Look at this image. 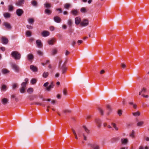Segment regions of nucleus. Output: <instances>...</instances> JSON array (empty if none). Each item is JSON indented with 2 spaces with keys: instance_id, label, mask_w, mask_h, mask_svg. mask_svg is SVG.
I'll use <instances>...</instances> for the list:
<instances>
[{
  "instance_id": "nucleus-1",
  "label": "nucleus",
  "mask_w": 149,
  "mask_h": 149,
  "mask_svg": "<svg viewBox=\"0 0 149 149\" xmlns=\"http://www.w3.org/2000/svg\"><path fill=\"white\" fill-rule=\"evenodd\" d=\"M11 55L15 60L19 59L21 58L20 54L17 51H13L12 52Z\"/></svg>"
},
{
  "instance_id": "nucleus-2",
  "label": "nucleus",
  "mask_w": 149,
  "mask_h": 149,
  "mask_svg": "<svg viewBox=\"0 0 149 149\" xmlns=\"http://www.w3.org/2000/svg\"><path fill=\"white\" fill-rule=\"evenodd\" d=\"M87 146L91 148H93V149H99V146L96 142L88 143L87 144Z\"/></svg>"
},
{
  "instance_id": "nucleus-3",
  "label": "nucleus",
  "mask_w": 149,
  "mask_h": 149,
  "mask_svg": "<svg viewBox=\"0 0 149 149\" xmlns=\"http://www.w3.org/2000/svg\"><path fill=\"white\" fill-rule=\"evenodd\" d=\"M89 24V21L88 19H84L80 23V25L81 26H88Z\"/></svg>"
},
{
  "instance_id": "nucleus-4",
  "label": "nucleus",
  "mask_w": 149,
  "mask_h": 149,
  "mask_svg": "<svg viewBox=\"0 0 149 149\" xmlns=\"http://www.w3.org/2000/svg\"><path fill=\"white\" fill-rule=\"evenodd\" d=\"M11 66L15 72H19L20 68L17 64L15 63H13L11 64Z\"/></svg>"
},
{
  "instance_id": "nucleus-5",
  "label": "nucleus",
  "mask_w": 149,
  "mask_h": 149,
  "mask_svg": "<svg viewBox=\"0 0 149 149\" xmlns=\"http://www.w3.org/2000/svg\"><path fill=\"white\" fill-rule=\"evenodd\" d=\"M21 88L20 89V91L22 93H24L25 88L26 86V83L23 82L21 84Z\"/></svg>"
},
{
  "instance_id": "nucleus-6",
  "label": "nucleus",
  "mask_w": 149,
  "mask_h": 149,
  "mask_svg": "<svg viewBox=\"0 0 149 149\" xmlns=\"http://www.w3.org/2000/svg\"><path fill=\"white\" fill-rule=\"evenodd\" d=\"M66 62H65L61 68V69L62 70V74H63L65 73L66 72L67 69L66 67Z\"/></svg>"
},
{
  "instance_id": "nucleus-7",
  "label": "nucleus",
  "mask_w": 149,
  "mask_h": 149,
  "mask_svg": "<svg viewBox=\"0 0 149 149\" xmlns=\"http://www.w3.org/2000/svg\"><path fill=\"white\" fill-rule=\"evenodd\" d=\"M24 0H18L16 2L15 4L18 6H21L24 4Z\"/></svg>"
},
{
  "instance_id": "nucleus-8",
  "label": "nucleus",
  "mask_w": 149,
  "mask_h": 149,
  "mask_svg": "<svg viewBox=\"0 0 149 149\" xmlns=\"http://www.w3.org/2000/svg\"><path fill=\"white\" fill-rule=\"evenodd\" d=\"M24 11L22 9H18L16 11L17 15L19 16H21L23 13Z\"/></svg>"
},
{
  "instance_id": "nucleus-9",
  "label": "nucleus",
  "mask_w": 149,
  "mask_h": 149,
  "mask_svg": "<svg viewBox=\"0 0 149 149\" xmlns=\"http://www.w3.org/2000/svg\"><path fill=\"white\" fill-rule=\"evenodd\" d=\"M120 141L121 143L124 145H127L129 142L127 138L121 139Z\"/></svg>"
},
{
  "instance_id": "nucleus-10",
  "label": "nucleus",
  "mask_w": 149,
  "mask_h": 149,
  "mask_svg": "<svg viewBox=\"0 0 149 149\" xmlns=\"http://www.w3.org/2000/svg\"><path fill=\"white\" fill-rule=\"evenodd\" d=\"M27 58L28 60L30 62H32V60L34 59V56L31 54H29L27 55Z\"/></svg>"
},
{
  "instance_id": "nucleus-11",
  "label": "nucleus",
  "mask_w": 149,
  "mask_h": 149,
  "mask_svg": "<svg viewBox=\"0 0 149 149\" xmlns=\"http://www.w3.org/2000/svg\"><path fill=\"white\" fill-rule=\"evenodd\" d=\"M36 44L38 47L39 48H41L42 47V44L40 40H36Z\"/></svg>"
},
{
  "instance_id": "nucleus-12",
  "label": "nucleus",
  "mask_w": 149,
  "mask_h": 149,
  "mask_svg": "<svg viewBox=\"0 0 149 149\" xmlns=\"http://www.w3.org/2000/svg\"><path fill=\"white\" fill-rule=\"evenodd\" d=\"M95 122L97 125L98 128H100L101 127V121L100 119L97 118L95 120Z\"/></svg>"
},
{
  "instance_id": "nucleus-13",
  "label": "nucleus",
  "mask_w": 149,
  "mask_h": 149,
  "mask_svg": "<svg viewBox=\"0 0 149 149\" xmlns=\"http://www.w3.org/2000/svg\"><path fill=\"white\" fill-rule=\"evenodd\" d=\"M54 86V85L52 82H51V84L47 87L46 88V89L48 91H50L51 89L53 88Z\"/></svg>"
},
{
  "instance_id": "nucleus-14",
  "label": "nucleus",
  "mask_w": 149,
  "mask_h": 149,
  "mask_svg": "<svg viewBox=\"0 0 149 149\" xmlns=\"http://www.w3.org/2000/svg\"><path fill=\"white\" fill-rule=\"evenodd\" d=\"M3 25L8 29H10L12 27L10 24L7 22H5L3 23Z\"/></svg>"
},
{
  "instance_id": "nucleus-15",
  "label": "nucleus",
  "mask_w": 149,
  "mask_h": 149,
  "mask_svg": "<svg viewBox=\"0 0 149 149\" xmlns=\"http://www.w3.org/2000/svg\"><path fill=\"white\" fill-rule=\"evenodd\" d=\"M81 18L79 17H78L75 18V23L77 25H78L80 23Z\"/></svg>"
},
{
  "instance_id": "nucleus-16",
  "label": "nucleus",
  "mask_w": 149,
  "mask_h": 149,
  "mask_svg": "<svg viewBox=\"0 0 149 149\" xmlns=\"http://www.w3.org/2000/svg\"><path fill=\"white\" fill-rule=\"evenodd\" d=\"M2 42L4 44H7L8 42V39L5 38L4 37H2L1 38Z\"/></svg>"
},
{
  "instance_id": "nucleus-17",
  "label": "nucleus",
  "mask_w": 149,
  "mask_h": 149,
  "mask_svg": "<svg viewBox=\"0 0 149 149\" xmlns=\"http://www.w3.org/2000/svg\"><path fill=\"white\" fill-rule=\"evenodd\" d=\"M56 41V39L53 38L52 39L49 40L48 41V43L49 45H53L54 44V43Z\"/></svg>"
},
{
  "instance_id": "nucleus-18",
  "label": "nucleus",
  "mask_w": 149,
  "mask_h": 149,
  "mask_svg": "<svg viewBox=\"0 0 149 149\" xmlns=\"http://www.w3.org/2000/svg\"><path fill=\"white\" fill-rule=\"evenodd\" d=\"M30 69L34 72H36L38 71L37 68L33 65H31L30 66Z\"/></svg>"
},
{
  "instance_id": "nucleus-19",
  "label": "nucleus",
  "mask_w": 149,
  "mask_h": 149,
  "mask_svg": "<svg viewBox=\"0 0 149 149\" xmlns=\"http://www.w3.org/2000/svg\"><path fill=\"white\" fill-rule=\"evenodd\" d=\"M1 102L4 105H6L8 102V100L6 98H4L1 100Z\"/></svg>"
},
{
  "instance_id": "nucleus-20",
  "label": "nucleus",
  "mask_w": 149,
  "mask_h": 149,
  "mask_svg": "<svg viewBox=\"0 0 149 149\" xmlns=\"http://www.w3.org/2000/svg\"><path fill=\"white\" fill-rule=\"evenodd\" d=\"M49 33L47 31H44L42 33V35L43 37H46L49 36Z\"/></svg>"
},
{
  "instance_id": "nucleus-21",
  "label": "nucleus",
  "mask_w": 149,
  "mask_h": 149,
  "mask_svg": "<svg viewBox=\"0 0 149 149\" xmlns=\"http://www.w3.org/2000/svg\"><path fill=\"white\" fill-rule=\"evenodd\" d=\"M54 20L57 23H60L61 22V19L58 16H55L54 18Z\"/></svg>"
},
{
  "instance_id": "nucleus-22",
  "label": "nucleus",
  "mask_w": 149,
  "mask_h": 149,
  "mask_svg": "<svg viewBox=\"0 0 149 149\" xmlns=\"http://www.w3.org/2000/svg\"><path fill=\"white\" fill-rule=\"evenodd\" d=\"M73 22L72 19H69L67 21V24L70 28H71L72 24Z\"/></svg>"
},
{
  "instance_id": "nucleus-23",
  "label": "nucleus",
  "mask_w": 149,
  "mask_h": 149,
  "mask_svg": "<svg viewBox=\"0 0 149 149\" xmlns=\"http://www.w3.org/2000/svg\"><path fill=\"white\" fill-rule=\"evenodd\" d=\"M71 13L74 15L76 16L77 15L78 12L77 10L73 9L72 10Z\"/></svg>"
},
{
  "instance_id": "nucleus-24",
  "label": "nucleus",
  "mask_w": 149,
  "mask_h": 149,
  "mask_svg": "<svg viewBox=\"0 0 149 149\" xmlns=\"http://www.w3.org/2000/svg\"><path fill=\"white\" fill-rule=\"evenodd\" d=\"M45 14L47 15H49L51 14L52 11L50 10L47 9L45 10Z\"/></svg>"
},
{
  "instance_id": "nucleus-25",
  "label": "nucleus",
  "mask_w": 149,
  "mask_h": 149,
  "mask_svg": "<svg viewBox=\"0 0 149 149\" xmlns=\"http://www.w3.org/2000/svg\"><path fill=\"white\" fill-rule=\"evenodd\" d=\"M132 114L135 117L139 116L140 115V113L139 111H137L136 112L132 113Z\"/></svg>"
},
{
  "instance_id": "nucleus-26",
  "label": "nucleus",
  "mask_w": 149,
  "mask_h": 149,
  "mask_svg": "<svg viewBox=\"0 0 149 149\" xmlns=\"http://www.w3.org/2000/svg\"><path fill=\"white\" fill-rule=\"evenodd\" d=\"M4 17L6 18H9L10 17L11 15L10 13H5L3 14Z\"/></svg>"
},
{
  "instance_id": "nucleus-27",
  "label": "nucleus",
  "mask_w": 149,
  "mask_h": 149,
  "mask_svg": "<svg viewBox=\"0 0 149 149\" xmlns=\"http://www.w3.org/2000/svg\"><path fill=\"white\" fill-rule=\"evenodd\" d=\"M28 21L29 24H32L34 22V19L32 18H29L28 19Z\"/></svg>"
},
{
  "instance_id": "nucleus-28",
  "label": "nucleus",
  "mask_w": 149,
  "mask_h": 149,
  "mask_svg": "<svg viewBox=\"0 0 149 149\" xmlns=\"http://www.w3.org/2000/svg\"><path fill=\"white\" fill-rule=\"evenodd\" d=\"M135 132L134 130H132L131 132H130V136L132 137V138H134V137L135 136Z\"/></svg>"
},
{
  "instance_id": "nucleus-29",
  "label": "nucleus",
  "mask_w": 149,
  "mask_h": 149,
  "mask_svg": "<svg viewBox=\"0 0 149 149\" xmlns=\"http://www.w3.org/2000/svg\"><path fill=\"white\" fill-rule=\"evenodd\" d=\"M31 3L32 5L34 6H37L38 5V3L35 0H33L31 1Z\"/></svg>"
},
{
  "instance_id": "nucleus-30",
  "label": "nucleus",
  "mask_w": 149,
  "mask_h": 149,
  "mask_svg": "<svg viewBox=\"0 0 149 149\" xmlns=\"http://www.w3.org/2000/svg\"><path fill=\"white\" fill-rule=\"evenodd\" d=\"M49 74L48 72H45L42 74V76L44 78H46L48 77Z\"/></svg>"
},
{
  "instance_id": "nucleus-31",
  "label": "nucleus",
  "mask_w": 149,
  "mask_h": 149,
  "mask_svg": "<svg viewBox=\"0 0 149 149\" xmlns=\"http://www.w3.org/2000/svg\"><path fill=\"white\" fill-rule=\"evenodd\" d=\"M2 72L3 74H6L9 72V71L7 69L4 68L2 70Z\"/></svg>"
},
{
  "instance_id": "nucleus-32",
  "label": "nucleus",
  "mask_w": 149,
  "mask_h": 149,
  "mask_svg": "<svg viewBox=\"0 0 149 149\" xmlns=\"http://www.w3.org/2000/svg\"><path fill=\"white\" fill-rule=\"evenodd\" d=\"M44 7L47 8H49L51 7V4L48 3H46L44 4Z\"/></svg>"
},
{
  "instance_id": "nucleus-33",
  "label": "nucleus",
  "mask_w": 149,
  "mask_h": 149,
  "mask_svg": "<svg viewBox=\"0 0 149 149\" xmlns=\"http://www.w3.org/2000/svg\"><path fill=\"white\" fill-rule=\"evenodd\" d=\"M18 85L17 83H13L12 84V87L13 89L14 90L18 87Z\"/></svg>"
},
{
  "instance_id": "nucleus-34",
  "label": "nucleus",
  "mask_w": 149,
  "mask_h": 149,
  "mask_svg": "<svg viewBox=\"0 0 149 149\" xmlns=\"http://www.w3.org/2000/svg\"><path fill=\"white\" fill-rule=\"evenodd\" d=\"M70 6V4L67 3L64 4V8L67 9H68Z\"/></svg>"
},
{
  "instance_id": "nucleus-35",
  "label": "nucleus",
  "mask_w": 149,
  "mask_h": 149,
  "mask_svg": "<svg viewBox=\"0 0 149 149\" xmlns=\"http://www.w3.org/2000/svg\"><path fill=\"white\" fill-rule=\"evenodd\" d=\"M13 6L12 5H9L8 6V10L9 11H12L13 10Z\"/></svg>"
},
{
  "instance_id": "nucleus-36",
  "label": "nucleus",
  "mask_w": 149,
  "mask_h": 149,
  "mask_svg": "<svg viewBox=\"0 0 149 149\" xmlns=\"http://www.w3.org/2000/svg\"><path fill=\"white\" fill-rule=\"evenodd\" d=\"M6 86L5 85H3L2 86L1 90H2L3 91H5L6 90Z\"/></svg>"
},
{
  "instance_id": "nucleus-37",
  "label": "nucleus",
  "mask_w": 149,
  "mask_h": 149,
  "mask_svg": "<svg viewBox=\"0 0 149 149\" xmlns=\"http://www.w3.org/2000/svg\"><path fill=\"white\" fill-rule=\"evenodd\" d=\"M83 127L84 128L85 132L87 134H89V130L85 126H83Z\"/></svg>"
},
{
  "instance_id": "nucleus-38",
  "label": "nucleus",
  "mask_w": 149,
  "mask_h": 149,
  "mask_svg": "<svg viewBox=\"0 0 149 149\" xmlns=\"http://www.w3.org/2000/svg\"><path fill=\"white\" fill-rule=\"evenodd\" d=\"M33 89L32 88H29L27 90V92L29 93H31L33 92Z\"/></svg>"
},
{
  "instance_id": "nucleus-39",
  "label": "nucleus",
  "mask_w": 149,
  "mask_h": 149,
  "mask_svg": "<svg viewBox=\"0 0 149 149\" xmlns=\"http://www.w3.org/2000/svg\"><path fill=\"white\" fill-rule=\"evenodd\" d=\"M26 35L27 37H30L31 35V33L30 31H27L26 33Z\"/></svg>"
},
{
  "instance_id": "nucleus-40",
  "label": "nucleus",
  "mask_w": 149,
  "mask_h": 149,
  "mask_svg": "<svg viewBox=\"0 0 149 149\" xmlns=\"http://www.w3.org/2000/svg\"><path fill=\"white\" fill-rule=\"evenodd\" d=\"M144 123V122L143 121H141L139 122L137 124V125L138 126H141Z\"/></svg>"
},
{
  "instance_id": "nucleus-41",
  "label": "nucleus",
  "mask_w": 149,
  "mask_h": 149,
  "mask_svg": "<svg viewBox=\"0 0 149 149\" xmlns=\"http://www.w3.org/2000/svg\"><path fill=\"white\" fill-rule=\"evenodd\" d=\"M112 125H113V128L115 129V130L116 131H118V128L117 127L115 123H111Z\"/></svg>"
},
{
  "instance_id": "nucleus-42",
  "label": "nucleus",
  "mask_w": 149,
  "mask_h": 149,
  "mask_svg": "<svg viewBox=\"0 0 149 149\" xmlns=\"http://www.w3.org/2000/svg\"><path fill=\"white\" fill-rule=\"evenodd\" d=\"M57 52V50L55 49H53L52 51V55H54L56 54Z\"/></svg>"
},
{
  "instance_id": "nucleus-43",
  "label": "nucleus",
  "mask_w": 149,
  "mask_h": 149,
  "mask_svg": "<svg viewBox=\"0 0 149 149\" xmlns=\"http://www.w3.org/2000/svg\"><path fill=\"white\" fill-rule=\"evenodd\" d=\"M81 11L82 13H86V9L84 7H82L81 9Z\"/></svg>"
},
{
  "instance_id": "nucleus-44",
  "label": "nucleus",
  "mask_w": 149,
  "mask_h": 149,
  "mask_svg": "<svg viewBox=\"0 0 149 149\" xmlns=\"http://www.w3.org/2000/svg\"><path fill=\"white\" fill-rule=\"evenodd\" d=\"M107 107L108 111V112L107 113V114L109 115V113L111 111V108L110 106L109 105H108Z\"/></svg>"
},
{
  "instance_id": "nucleus-45",
  "label": "nucleus",
  "mask_w": 149,
  "mask_h": 149,
  "mask_svg": "<svg viewBox=\"0 0 149 149\" xmlns=\"http://www.w3.org/2000/svg\"><path fill=\"white\" fill-rule=\"evenodd\" d=\"M141 91L142 92V94H145L147 91V90L146 88H143V89L141 90Z\"/></svg>"
},
{
  "instance_id": "nucleus-46",
  "label": "nucleus",
  "mask_w": 149,
  "mask_h": 149,
  "mask_svg": "<svg viewBox=\"0 0 149 149\" xmlns=\"http://www.w3.org/2000/svg\"><path fill=\"white\" fill-rule=\"evenodd\" d=\"M64 113H70L71 112V111L68 109H66L63 111Z\"/></svg>"
},
{
  "instance_id": "nucleus-47",
  "label": "nucleus",
  "mask_w": 149,
  "mask_h": 149,
  "mask_svg": "<svg viewBox=\"0 0 149 149\" xmlns=\"http://www.w3.org/2000/svg\"><path fill=\"white\" fill-rule=\"evenodd\" d=\"M36 81L35 79H33L31 81V83L32 84H33L36 83Z\"/></svg>"
},
{
  "instance_id": "nucleus-48",
  "label": "nucleus",
  "mask_w": 149,
  "mask_h": 149,
  "mask_svg": "<svg viewBox=\"0 0 149 149\" xmlns=\"http://www.w3.org/2000/svg\"><path fill=\"white\" fill-rule=\"evenodd\" d=\"M72 132H73V133L74 135L75 136V139H78V138H77V135L75 131L73 129H72Z\"/></svg>"
},
{
  "instance_id": "nucleus-49",
  "label": "nucleus",
  "mask_w": 149,
  "mask_h": 149,
  "mask_svg": "<svg viewBox=\"0 0 149 149\" xmlns=\"http://www.w3.org/2000/svg\"><path fill=\"white\" fill-rule=\"evenodd\" d=\"M37 52L38 54L40 56H42L43 54V52L40 50H38Z\"/></svg>"
},
{
  "instance_id": "nucleus-50",
  "label": "nucleus",
  "mask_w": 149,
  "mask_h": 149,
  "mask_svg": "<svg viewBox=\"0 0 149 149\" xmlns=\"http://www.w3.org/2000/svg\"><path fill=\"white\" fill-rule=\"evenodd\" d=\"M121 66L123 69L125 68L126 67V65L123 63H122L121 64Z\"/></svg>"
},
{
  "instance_id": "nucleus-51",
  "label": "nucleus",
  "mask_w": 149,
  "mask_h": 149,
  "mask_svg": "<svg viewBox=\"0 0 149 149\" xmlns=\"http://www.w3.org/2000/svg\"><path fill=\"white\" fill-rule=\"evenodd\" d=\"M63 95H65L66 96L67 95V91L66 89H64L63 90Z\"/></svg>"
},
{
  "instance_id": "nucleus-52",
  "label": "nucleus",
  "mask_w": 149,
  "mask_h": 149,
  "mask_svg": "<svg viewBox=\"0 0 149 149\" xmlns=\"http://www.w3.org/2000/svg\"><path fill=\"white\" fill-rule=\"evenodd\" d=\"M99 110L101 113V114L102 115H103V110L100 108H99L98 109Z\"/></svg>"
},
{
  "instance_id": "nucleus-53",
  "label": "nucleus",
  "mask_w": 149,
  "mask_h": 149,
  "mask_svg": "<svg viewBox=\"0 0 149 149\" xmlns=\"http://www.w3.org/2000/svg\"><path fill=\"white\" fill-rule=\"evenodd\" d=\"M26 26L27 28L29 29H32L33 28L32 26L29 25H26Z\"/></svg>"
},
{
  "instance_id": "nucleus-54",
  "label": "nucleus",
  "mask_w": 149,
  "mask_h": 149,
  "mask_svg": "<svg viewBox=\"0 0 149 149\" xmlns=\"http://www.w3.org/2000/svg\"><path fill=\"white\" fill-rule=\"evenodd\" d=\"M35 104L36 105H42V104L41 103H40L38 102H35L34 103H32L31 104Z\"/></svg>"
},
{
  "instance_id": "nucleus-55",
  "label": "nucleus",
  "mask_w": 149,
  "mask_h": 149,
  "mask_svg": "<svg viewBox=\"0 0 149 149\" xmlns=\"http://www.w3.org/2000/svg\"><path fill=\"white\" fill-rule=\"evenodd\" d=\"M83 42L82 40H78L77 41V43L79 45L80 44L82 43Z\"/></svg>"
},
{
  "instance_id": "nucleus-56",
  "label": "nucleus",
  "mask_w": 149,
  "mask_h": 149,
  "mask_svg": "<svg viewBox=\"0 0 149 149\" xmlns=\"http://www.w3.org/2000/svg\"><path fill=\"white\" fill-rule=\"evenodd\" d=\"M142 96L144 97L148 98V95H145V94H142Z\"/></svg>"
},
{
  "instance_id": "nucleus-57",
  "label": "nucleus",
  "mask_w": 149,
  "mask_h": 149,
  "mask_svg": "<svg viewBox=\"0 0 149 149\" xmlns=\"http://www.w3.org/2000/svg\"><path fill=\"white\" fill-rule=\"evenodd\" d=\"M29 98L30 100H33L34 99V97L33 95L30 96H29Z\"/></svg>"
},
{
  "instance_id": "nucleus-58",
  "label": "nucleus",
  "mask_w": 149,
  "mask_h": 149,
  "mask_svg": "<svg viewBox=\"0 0 149 149\" xmlns=\"http://www.w3.org/2000/svg\"><path fill=\"white\" fill-rule=\"evenodd\" d=\"M57 11H59V13H61L62 12V10L61 8H58L56 9Z\"/></svg>"
},
{
  "instance_id": "nucleus-59",
  "label": "nucleus",
  "mask_w": 149,
  "mask_h": 149,
  "mask_svg": "<svg viewBox=\"0 0 149 149\" xmlns=\"http://www.w3.org/2000/svg\"><path fill=\"white\" fill-rule=\"evenodd\" d=\"M83 136L84 137V140L85 141H86L87 140V137L85 136V134L84 133L83 134Z\"/></svg>"
},
{
  "instance_id": "nucleus-60",
  "label": "nucleus",
  "mask_w": 149,
  "mask_h": 149,
  "mask_svg": "<svg viewBox=\"0 0 149 149\" xmlns=\"http://www.w3.org/2000/svg\"><path fill=\"white\" fill-rule=\"evenodd\" d=\"M118 114L119 116H121L122 115V111L121 110H119L118 112Z\"/></svg>"
},
{
  "instance_id": "nucleus-61",
  "label": "nucleus",
  "mask_w": 149,
  "mask_h": 149,
  "mask_svg": "<svg viewBox=\"0 0 149 149\" xmlns=\"http://www.w3.org/2000/svg\"><path fill=\"white\" fill-rule=\"evenodd\" d=\"M70 52H69V51H68L67 50H66L65 51V54L66 56H67V55H68L70 54Z\"/></svg>"
},
{
  "instance_id": "nucleus-62",
  "label": "nucleus",
  "mask_w": 149,
  "mask_h": 149,
  "mask_svg": "<svg viewBox=\"0 0 149 149\" xmlns=\"http://www.w3.org/2000/svg\"><path fill=\"white\" fill-rule=\"evenodd\" d=\"M50 29L51 31H53L54 29V27L53 26H51L50 27Z\"/></svg>"
},
{
  "instance_id": "nucleus-63",
  "label": "nucleus",
  "mask_w": 149,
  "mask_h": 149,
  "mask_svg": "<svg viewBox=\"0 0 149 149\" xmlns=\"http://www.w3.org/2000/svg\"><path fill=\"white\" fill-rule=\"evenodd\" d=\"M48 84H49V83L48 82H47L45 83L44 84L43 86L44 87H47L48 86Z\"/></svg>"
},
{
  "instance_id": "nucleus-64",
  "label": "nucleus",
  "mask_w": 149,
  "mask_h": 149,
  "mask_svg": "<svg viewBox=\"0 0 149 149\" xmlns=\"http://www.w3.org/2000/svg\"><path fill=\"white\" fill-rule=\"evenodd\" d=\"M104 72H105L104 70H102L100 72V74H104Z\"/></svg>"
}]
</instances>
